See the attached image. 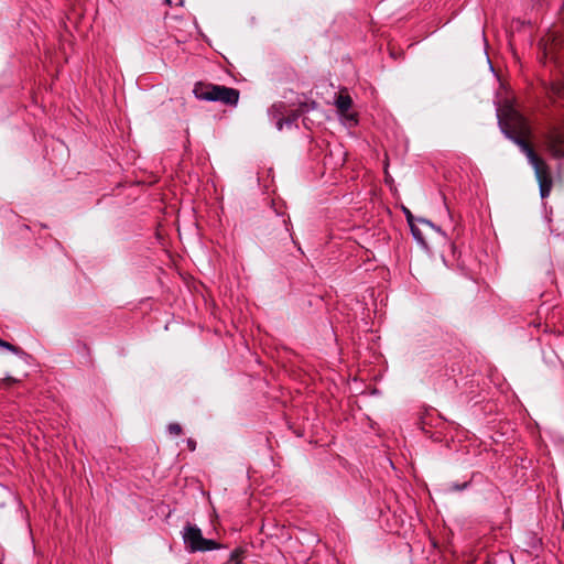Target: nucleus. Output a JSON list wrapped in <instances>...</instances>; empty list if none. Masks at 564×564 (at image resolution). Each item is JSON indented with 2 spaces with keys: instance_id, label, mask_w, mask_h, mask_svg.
Segmentation results:
<instances>
[{
  "instance_id": "f257e3e1",
  "label": "nucleus",
  "mask_w": 564,
  "mask_h": 564,
  "mask_svg": "<svg viewBox=\"0 0 564 564\" xmlns=\"http://www.w3.org/2000/svg\"><path fill=\"white\" fill-rule=\"evenodd\" d=\"M497 119L503 135L519 147L528 158L529 163L535 170V176H547L542 170V161L527 142L530 134V126L527 119L512 106L497 109Z\"/></svg>"
},
{
  "instance_id": "f03ea898",
  "label": "nucleus",
  "mask_w": 564,
  "mask_h": 564,
  "mask_svg": "<svg viewBox=\"0 0 564 564\" xmlns=\"http://www.w3.org/2000/svg\"><path fill=\"white\" fill-rule=\"evenodd\" d=\"M194 96L199 100L220 101L235 106L239 100V90L231 87L198 83L193 89Z\"/></svg>"
},
{
  "instance_id": "7ed1b4c3",
  "label": "nucleus",
  "mask_w": 564,
  "mask_h": 564,
  "mask_svg": "<svg viewBox=\"0 0 564 564\" xmlns=\"http://www.w3.org/2000/svg\"><path fill=\"white\" fill-rule=\"evenodd\" d=\"M183 542L189 553L206 552L221 549L223 545L212 539H205L202 530L187 522L182 531Z\"/></svg>"
},
{
  "instance_id": "20e7f679",
  "label": "nucleus",
  "mask_w": 564,
  "mask_h": 564,
  "mask_svg": "<svg viewBox=\"0 0 564 564\" xmlns=\"http://www.w3.org/2000/svg\"><path fill=\"white\" fill-rule=\"evenodd\" d=\"M550 153L557 159L564 158V127L554 129L547 140Z\"/></svg>"
},
{
  "instance_id": "39448f33",
  "label": "nucleus",
  "mask_w": 564,
  "mask_h": 564,
  "mask_svg": "<svg viewBox=\"0 0 564 564\" xmlns=\"http://www.w3.org/2000/svg\"><path fill=\"white\" fill-rule=\"evenodd\" d=\"M351 105L352 99L350 98L349 95L340 94L335 100V106L340 115H345L346 112H348L349 109L351 108Z\"/></svg>"
},
{
  "instance_id": "423d86ee",
  "label": "nucleus",
  "mask_w": 564,
  "mask_h": 564,
  "mask_svg": "<svg viewBox=\"0 0 564 564\" xmlns=\"http://www.w3.org/2000/svg\"><path fill=\"white\" fill-rule=\"evenodd\" d=\"M285 111H286V105L282 101H279V102L273 104L268 109V116L272 120H275V122H276L280 118H284L283 115Z\"/></svg>"
},
{
  "instance_id": "0eeeda50",
  "label": "nucleus",
  "mask_w": 564,
  "mask_h": 564,
  "mask_svg": "<svg viewBox=\"0 0 564 564\" xmlns=\"http://www.w3.org/2000/svg\"><path fill=\"white\" fill-rule=\"evenodd\" d=\"M300 112L299 111H292L291 113H289L285 118H280L276 122H275V127L279 131H281L283 129L284 126L286 127H292L293 124L296 123L297 119L300 118Z\"/></svg>"
},
{
  "instance_id": "6e6552de",
  "label": "nucleus",
  "mask_w": 564,
  "mask_h": 564,
  "mask_svg": "<svg viewBox=\"0 0 564 564\" xmlns=\"http://www.w3.org/2000/svg\"><path fill=\"white\" fill-rule=\"evenodd\" d=\"M247 550L245 547H236L229 555V558L224 564H241L246 557Z\"/></svg>"
},
{
  "instance_id": "1a4fd4ad",
  "label": "nucleus",
  "mask_w": 564,
  "mask_h": 564,
  "mask_svg": "<svg viewBox=\"0 0 564 564\" xmlns=\"http://www.w3.org/2000/svg\"><path fill=\"white\" fill-rule=\"evenodd\" d=\"M540 186V195L542 198L549 196L551 188L553 186V178H538Z\"/></svg>"
},
{
  "instance_id": "9d476101",
  "label": "nucleus",
  "mask_w": 564,
  "mask_h": 564,
  "mask_svg": "<svg viewBox=\"0 0 564 564\" xmlns=\"http://www.w3.org/2000/svg\"><path fill=\"white\" fill-rule=\"evenodd\" d=\"M409 226L411 228V232H412L414 239L417 240L419 242H424V236L421 232V230L415 226L414 221L412 223V225H409Z\"/></svg>"
},
{
  "instance_id": "9b49d317",
  "label": "nucleus",
  "mask_w": 564,
  "mask_h": 564,
  "mask_svg": "<svg viewBox=\"0 0 564 564\" xmlns=\"http://www.w3.org/2000/svg\"><path fill=\"white\" fill-rule=\"evenodd\" d=\"M0 347H3L6 349H8L9 351L13 352V354H19L21 352V349L18 347V346H14L12 345L11 343L9 341H6L3 339L0 338Z\"/></svg>"
},
{
  "instance_id": "f8f14e48",
  "label": "nucleus",
  "mask_w": 564,
  "mask_h": 564,
  "mask_svg": "<svg viewBox=\"0 0 564 564\" xmlns=\"http://www.w3.org/2000/svg\"><path fill=\"white\" fill-rule=\"evenodd\" d=\"M167 431L172 435H181L183 432V429L178 423H170L167 426Z\"/></svg>"
},
{
  "instance_id": "ddd939ff",
  "label": "nucleus",
  "mask_w": 564,
  "mask_h": 564,
  "mask_svg": "<svg viewBox=\"0 0 564 564\" xmlns=\"http://www.w3.org/2000/svg\"><path fill=\"white\" fill-rule=\"evenodd\" d=\"M402 212L406 218V221L409 225H412V223L415 220L414 216L412 215L411 210L406 208L405 206L402 207Z\"/></svg>"
},
{
  "instance_id": "4468645a",
  "label": "nucleus",
  "mask_w": 564,
  "mask_h": 564,
  "mask_svg": "<svg viewBox=\"0 0 564 564\" xmlns=\"http://www.w3.org/2000/svg\"><path fill=\"white\" fill-rule=\"evenodd\" d=\"M316 106H317V104L315 101H312L310 104H302L301 109H302V112H307L310 110L315 109Z\"/></svg>"
},
{
  "instance_id": "2eb2a0df",
  "label": "nucleus",
  "mask_w": 564,
  "mask_h": 564,
  "mask_svg": "<svg viewBox=\"0 0 564 564\" xmlns=\"http://www.w3.org/2000/svg\"><path fill=\"white\" fill-rule=\"evenodd\" d=\"M17 382V379L12 378V377H7L2 380L1 382V386L3 387H10L11 384L15 383Z\"/></svg>"
},
{
  "instance_id": "dca6fc26",
  "label": "nucleus",
  "mask_w": 564,
  "mask_h": 564,
  "mask_svg": "<svg viewBox=\"0 0 564 564\" xmlns=\"http://www.w3.org/2000/svg\"><path fill=\"white\" fill-rule=\"evenodd\" d=\"M341 116L345 117V119L347 121H349L350 123H354V124L357 123L355 115L346 112L345 115H341Z\"/></svg>"
},
{
  "instance_id": "f3484780",
  "label": "nucleus",
  "mask_w": 564,
  "mask_h": 564,
  "mask_svg": "<svg viewBox=\"0 0 564 564\" xmlns=\"http://www.w3.org/2000/svg\"><path fill=\"white\" fill-rule=\"evenodd\" d=\"M186 444L191 452H194L196 449V442L193 438H188Z\"/></svg>"
},
{
  "instance_id": "a211bd4d",
  "label": "nucleus",
  "mask_w": 564,
  "mask_h": 564,
  "mask_svg": "<svg viewBox=\"0 0 564 564\" xmlns=\"http://www.w3.org/2000/svg\"><path fill=\"white\" fill-rule=\"evenodd\" d=\"M390 189H394V178H384Z\"/></svg>"
},
{
  "instance_id": "6ab92c4d",
  "label": "nucleus",
  "mask_w": 564,
  "mask_h": 564,
  "mask_svg": "<svg viewBox=\"0 0 564 564\" xmlns=\"http://www.w3.org/2000/svg\"><path fill=\"white\" fill-rule=\"evenodd\" d=\"M468 485H469V482H464L462 485H456L455 489L463 490V489H466L468 487Z\"/></svg>"
},
{
  "instance_id": "aec40b11",
  "label": "nucleus",
  "mask_w": 564,
  "mask_h": 564,
  "mask_svg": "<svg viewBox=\"0 0 564 564\" xmlns=\"http://www.w3.org/2000/svg\"><path fill=\"white\" fill-rule=\"evenodd\" d=\"M419 221L430 225V221H427L425 219H419Z\"/></svg>"
}]
</instances>
